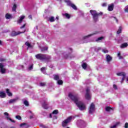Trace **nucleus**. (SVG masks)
<instances>
[{"mask_svg": "<svg viewBox=\"0 0 128 128\" xmlns=\"http://www.w3.org/2000/svg\"><path fill=\"white\" fill-rule=\"evenodd\" d=\"M85 98L86 100H90V98H92V94H90V88H87L86 89V94H85Z\"/></svg>", "mask_w": 128, "mask_h": 128, "instance_id": "423d86ee", "label": "nucleus"}, {"mask_svg": "<svg viewBox=\"0 0 128 128\" xmlns=\"http://www.w3.org/2000/svg\"><path fill=\"white\" fill-rule=\"evenodd\" d=\"M98 34V32H96L95 33L92 34L88 36H84L82 40H84V42H82L81 43L84 44V42H90V41H86V40H88V38H90V36H94V34Z\"/></svg>", "mask_w": 128, "mask_h": 128, "instance_id": "9d476101", "label": "nucleus"}, {"mask_svg": "<svg viewBox=\"0 0 128 128\" xmlns=\"http://www.w3.org/2000/svg\"><path fill=\"white\" fill-rule=\"evenodd\" d=\"M60 78L58 75H54V80H58Z\"/></svg>", "mask_w": 128, "mask_h": 128, "instance_id": "c9c22d12", "label": "nucleus"}, {"mask_svg": "<svg viewBox=\"0 0 128 128\" xmlns=\"http://www.w3.org/2000/svg\"><path fill=\"white\" fill-rule=\"evenodd\" d=\"M16 118H17V120H22V117L20 116H16Z\"/></svg>", "mask_w": 128, "mask_h": 128, "instance_id": "37998d69", "label": "nucleus"}, {"mask_svg": "<svg viewBox=\"0 0 128 128\" xmlns=\"http://www.w3.org/2000/svg\"><path fill=\"white\" fill-rule=\"evenodd\" d=\"M128 46V43L125 42V43L122 44L121 46H120V48H126V46Z\"/></svg>", "mask_w": 128, "mask_h": 128, "instance_id": "412c9836", "label": "nucleus"}, {"mask_svg": "<svg viewBox=\"0 0 128 128\" xmlns=\"http://www.w3.org/2000/svg\"><path fill=\"white\" fill-rule=\"evenodd\" d=\"M16 4H14L12 8V10L13 12H16Z\"/></svg>", "mask_w": 128, "mask_h": 128, "instance_id": "7c9ffc66", "label": "nucleus"}, {"mask_svg": "<svg viewBox=\"0 0 128 128\" xmlns=\"http://www.w3.org/2000/svg\"><path fill=\"white\" fill-rule=\"evenodd\" d=\"M26 32V30H24L23 32H16V31H13L11 32V36H18V34H24Z\"/></svg>", "mask_w": 128, "mask_h": 128, "instance_id": "f8f14e48", "label": "nucleus"}, {"mask_svg": "<svg viewBox=\"0 0 128 128\" xmlns=\"http://www.w3.org/2000/svg\"><path fill=\"white\" fill-rule=\"evenodd\" d=\"M63 16H66V18H68V20H70V14L68 13H65L63 14Z\"/></svg>", "mask_w": 128, "mask_h": 128, "instance_id": "4be33fe9", "label": "nucleus"}, {"mask_svg": "<svg viewBox=\"0 0 128 128\" xmlns=\"http://www.w3.org/2000/svg\"><path fill=\"white\" fill-rule=\"evenodd\" d=\"M72 120H74V116H69L68 118H67L66 120L62 122V126H68V123L70 122H72Z\"/></svg>", "mask_w": 128, "mask_h": 128, "instance_id": "39448f33", "label": "nucleus"}, {"mask_svg": "<svg viewBox=\"0 0 128 128\" xmlns=\"http://www.w3.org/2000/svg\"><path fill=\"white\" fill-rule=\"evenodd\" d=\"M42 52H46V50H48V47H42L41 48Z\"/></svg>", "mask_w": 128, "mask_h": 128, "instance_id": "473e14b6", "label": "nucleus"}, {"mask_svg": "<svg viewBox=\"0 0 128 128\" xmlns=\"http://www.w3.org/2000/svg\"><path fill=\"white\" fill-rule=\"evenodd\" d=\"M82 68L84 69V70H86V68H87V65H86V63H83L82 64Z\"/></svg>", "mask_w": 128, "mask_h": 128, "instance_id": "c85d7f7f", "label": "nucleus"}, {"mask_svg": "<svg viewBox=\"0 0 128 128\" xmlns=\"http://www.w3.org/2000/svg\"><path fill=\"white\" fill-rule=\"evenodd\" d=\"M88 6H90V4H88Z\"/></svg>", "mask_w": 128, "mask_h": 128, "instance_id": "e2e57ef3", "label": "nucleus"}, {"mask_svg": "<svg viewBox=\"0 0 128 128\" xmlns=\"http://www.w3.org/2000/svg\"><path fill=\"white\" fill-rule=\"evenodd\" d=\"M28 18H30V20H32V15H30L28 16Z\"/></svg>", "mask_w": 128, "mask_h": 128, "instance_id": "5fc2aeb1", "label": "nucleus"}, {"mask_svg": "<svg viewBox=\"0 0 128 128\" xmlns=\"http://www.w3.org/2000/svg\"><path fill=\"white\" fill-rule=\"evenodd\" d=\"M0 72L2 74H4V72H6V69L4 68V65L2 63H0Z\"/></svg>", "mask_w": 128, "mask_h": 128, "instance_id": "4468645a", "label": "nucleus"}, {"mask_svg": "<svg viewBox=\"0 0 128 128\" xmlns=\"http://www.w3.org/2000/svg\"><path fill=\"white\" fill-rule=\"evenodd\" d=\"M112 18H113L115 19L116 22H117V24L118 22V20L116 19V17H112Z\"/></svg>", "mask_w": 128, "mask_h": 128, "instance_id": "8fccbe9b", "label": "nucleus"}, {"mask_svg": "<svg viewBox=\"0 0 128 128\" xmlns=\"http://www.w3.org/2000/svg\"><path fill=\"white\" fill-rule=\"evenodd\" d=\"M122 32V26H120L118 30L117 31V34H120Z\"/></svg>", "mask_w": 128, "mask_h": 128, "instance_id": "2f4dec72", "label": "nucleus"}, {"mask_svg": "<svg viewBox=\"0 0 128 128\" xmlns=\"http://www.w3.org/2000/svg\"><path fill=\"white\" fill-rule=\"evenodd\" d=\"M20 128H26V124L22 123V124H20Z\"/></svg>", "mask_w": 128, "mask_h": 128, "instance_id": "cd10ccee", "label": "nucleus"}, {"mask_svg": "<svg viewBox=\"0 0 128 128\" xmlns=\"http://www.w3.org/2000/svg\"><path fill=\"white\" fill-rule=\"evenodd\" d=\"M16 100H18V98H14V99H11L10 100H9L8 101V104H14V102H16Z\"/></svg>", "mask_w": 128, "mask_h": 128, "instance_id": "aec40b11", "label": "nucleus"}, {"mask_svg": "<svg viewBox=\"0 0 128 128\" xmlns=\"http://www.w3.org/2000/svg\"><path fill=\"white\" fill-rule=\"evenodd\" d=\"M40 70L43 72V74H46V68L42 67L41 68Z\"/></svg>", "mask_w": 128, "mask_h": 128, "instance_id": "72a5a7b5", "label": "nucleus"}, {"mask_svg": "<svg viewBox=\"0 0 128 128\" xmlns=\"http://www.w3.org/2000/svg\"><path fill=\"white\" fill-rule=\"evenodd\" d=\"M79 122H82V124H84V120H80Z\"/></svg>", "mask_w": 128, "mask_h": 128, "instance_id": "6e6d98bb", "label": "nucleus"}, {"mask_svg": "<svg viewBox=\"0 0 128 128\" xmlns=\"http://www.w3.org/2000/svg\"><path fill=\"white\" fill-rule=\"evenodd\" d=\"M52 114H58V110H54Z\"/></svg>", "mask_w": 128, "mask_h": 128, "instance_id": "79ce46f5", "label": "nucleus"}, {"mask_svg": "<svg viewBox=\"0 0 128 128\" xmlns=\"http://www.w3.org/2000/svg\"><path fill=\"white\" fill-rule=\"evenodd\" d=\"M18 70H22L24 68V66L20 65L18 68Z\"/></svg>", "mask_w": 128, "mask_h": 128, "instance_id": "ea45409f", "label": "nucleus"}, {"mask_svg": "<svg viewBox=\"0 0 128 128\" xmlns=\"http://www.w3.org/2000/svg\"><path fill=\"white\" fill-rule=\"evenodd\" d=\"M58 2H64L66 4H67V6H71L74 10H76L77 8L76 6L74 5V4H72V2L70 0H58Z\"/></svg>", "mask_w": 128, "mask_h": 128, "instance_id": "20e7f679", "label": "nucleus"}, {"mask_svg": "<svg viewBox=\"0 0 128 128\" xmlns=\"http://www.w3.org/2000/svg\"><path fill=\"white\" fill-rule=\"evenodd\" d=\"M97 50H102V48H100V47H98V48H97Z\"/></svg>", "mask_w": 128, "mask_h": 128, "instance_id": "4d7b16f0", "label": "nucleus"}, {"mask_svg": "<svg viewBox=\"0 0 128 128\" xmlns=\"http://www.w3.org/2000/svg\"><path fill=\"white\" fill-rule=\"evenodd\" d=\"M102 6L104 7V6H108V4L106 3H103L102 4Z\"/></svg>", "mask_w": 128, "mask_h": 128, "instance_id": "de8ad7c7", "label": "nucleus"}, {"mask_svg": "<svg viewBox=\"0 0 128 128\" xmlns=\"http://www.w3.org/2000/svg\"><path fill=\"white\" fill-rule=\"evenodd\" d=\"M118 57L119 60H122V56H120V52H119L118 54Z\"/></svg>", "mask_w": 128, "mask_h": 128, "instance_id": "58836bf2", "label": "nucleus"}, {"mask_svg": "<svg viewBox=\"0 0 128 128\" xmlns=\"http://www.w3.org/2000/svg\"><path fill=\"white\" fill-rule=\"evenodd\" d=\"M49 20H50V22H54V20H55L54 17V16L50 17Z\"/></svg>", "mask_w": 128, "mask_h": 128, "instance_id": "393cba45", "label": "nucleus"}, {"mask_svg": "<svg viewBox=\"0 0 128 128\" xmlns=\"http://www.w3.org/2000/svg\"><path fill=\"white\" fill-rule=\"evenodd\" d=\"M57 82L58 84H64V82L62 80H58Z\"/></svg>", "mask_w": 128, "mask_h": 128, "instance_id": "a19ab883", "label": "nucleus"}, {"mask_svg": "<svg viewBox=\"0 0 128 128\" xmlns=\"http://www.w3.org/2000/svg\"><path fill=\"white\" fill-rule=\"evenodd\" d=\"M102 52H104V54H108V50L106 49V48H104L102 49Z\"/></svg>", "mask_w": 128, "mask_h": 128, "instance_id": "bb28decb", "label": "nucleus"}, {"mask_svg": "<svg viewBox=\"0 0 128 128\" xmlns=\"http://www.w3.org/2000/svg\"><path fill=\"white\" fill-rule=\"evenodd\" d=\"M50 118H54V120H56V118H58L56 115V114H54V113L50 114Z\"/></svg>", "mask_w": 128, "mask_h": 128, "instance_id": "a211bd4d", "label": "nucleus"}, {"mask_svg": "<svg viewBox=\"0 0 128 128\" xmlns=\"http://www.w3.org/2000/svg\"><path fill=\"white\" fill-rule=\"evenodd\" d=\"M90 12L93 16L94 20L95 22H98V16L102 14V12H100L99 14H97L96 11L92 10H90Z\"/></svg>", "mask_w": 128, "mask_h": 128, "instance_id": "7ed1b4c3", "label": "nucleus"}, {"mask_svg": "<svg viewBox=\"0 0 128 128\" xmlns=\"http://www.w3.org/2000/svg\"><path fill=\"white\" fill-rule=\"evenodd\" d=\"M94 112H96V108L94 106V103H92L90 105V106L88 108V112H89V114H94Z\"/></svg>", "mask_w": 128, "mask_h": 128, "instance_id": "0eeeda50", "label": "nucleus"}, {"mask_svg": "<svg viewBox=\"0 0 128 128\" xmlns=\"http://www.w3.org/2000/svg\"><path fill=\"white\" fill-rule=\"evenodd\" d=\"M24 26H26V24H24V25L23 26H22L20 28H24Z\"/></svg>", "mask_w": 128, "mask_h": 128, "instance_id": "603ef678", "label": "nucleus"}, {"mask_svg": "<svg viewBox=\"0 0 128 128\" xmlns=\"http://www.w3.org/2000/svg\"><path fill=\"white\" fill-rule=\"evenodd\" d=\"M124 10L125 12H128V6H126Z\"/></svg>", "mask_w": 128, "mask_h": 128, "instance_id": "a18cd8bd", "label": "nucleus"}, {"mask_svg": "<svg viewBox=\"0 0 128 128\" xmlns=\"http://www.w3.org/2000/svg\"><path fill=\"white\" fill-rule=\"evenodd\" d=\"M56 18L57 20H58V16H56Z\"/></svg>", "mask_w": 128, "mask_h": 128, "instance_id": "052dcab7", "label": "nucleus"}, {"mask_svg": "<svg viewBox=\"0 0 128 128\" xmlns=\"http://www.w3.org/2000/svg\"><path fill=\"white\" fill-rule=\"evenodd\" d=\"M112 110V108L110 106H108L106 108V112H110V110Z\"/></svg>", "mask_w": 128, "mask_h": 128, "instance_id": "f704fd0d", "label": "nucleus"}, {"mask_svg": "<svg viewBox=\"0 0 128 128\" xmlns=\"http://www.w3.org/2000/svg\"><path fill=\"white\" fill-rule=\"evenodd\" d=\"M0 98H6V93H4V92H0Z\"/></svg>", "mask_w": 128, "mask_h": 128, "instance_id": "6ab92c4d", "label": "nucleus"}, {"mask_svg": "<svg viewBox=\"0 0 128 128\" xmlns=\"http://www.w3.org/2000/svg\"><path fill=\"white\" fill-rule=\"evenodd\" d=\"M24 16H21L20 18V19L17 21V22H18V24H21V22H22V20L24 19Z\"/></svg>", "mask_w": 128, "mask_h": 128, "instance_id": "dca6fc26", "label": "nucleus"}, {"mask_svg": "<svg viewBox=\"0 0 128 128\" xmlns=\"http://www.w3.org/2000/svg\"><path fill=\"white\" fill-rule=\"evenodd\" d=\"M67 128H70L68 127Z\"/></svg>", "mask_w": 128, "mask_h": 128, "instance_id": "338daca9", "label": "nucleus"}, {"mask_svg": "<svg viewBox=\"0 0 128 128\" xmlns=\"http://www.w3.org/2000/svg\"><path fill=\"white\" fill-rule=\"evenodd\" d=\"M124 128H128V123L126 122L124 125Z\"/></svg>", "mask_w": 128, "mask_h": 128, "instance_id": "09e8293b", "label": "nucleus"}, {"mask_svg": "<svg viewBox=\"0 0 128 128\" xmlns=\"http://www.w3.org/2000/svg\"><path fill=\"white\" fill-rule=\"evenodd\" d=\"M6 20H10V18H12V15L7 13L6 14Z\"/></svg>", "mask_w": 128, "mask_h": 128, "instance_id": "5701e85b", "label": "nucleus"}, {"mask_svg": "<svg viewBox=\"0 0 128 128\" xmlns=\"http://www.w3.org/2000/svg\"><path fill=\"white\" fill-rule=\"evenodd\" d=\"M2 44V41L0 40V45L1 46Z\"/></svg>", "mask_w": 128, "mask_h": 128, "instance_id": "bf43d9fd", "label": "nucleus"}, {"mask_svg": "<svg viewBox=\"0 0 128 128\" xmlns=\"http://www.w3.org/2000/svg\"><path fill=\"white\" fill-rule=\"evenodd\" d=\"M36 28H38V26H36Z\"/></svg>", "mask_w": 128, "mask_h": 128, "instance_id": "69168bd1", "label": "nucleus"}, {"mask_svg": "<svg viewBox=\"0 0 128 128\" xmlns=\"http://www.w3.org/2000/svg\"><path fill=\"white\" fill-rule=\"evenodd\" d=\"M25 44H26V46H28V48H32V45H30V44H29L28 42H26Z\"/></svg>", "mask_w": 128, "mask_h": 128, "instance_id": "e433bc0d", "label": "nucleus"}, {"mask_svg": "<svg viewBox=\"0 0 128 128\" xmlns=\"http://www.w3.org/2000/svg\"><path fill=\"white\" fill-rule=\"evenodd\" d=\"M120 124V122H116L115 124L110 126V128H116L118 124Z\"/></svg>", "mask_w": 128, "mask_h": 128, "instance_id": "c756f323", "label": "nucleus"}, {"mask_svg": "<svg viewBox=\"0 0 128 128\" xmlns=\"http://www.w3.org/2000/svg\"><path fill=\"white\" fill-rule=\"evenodd\" d=\"M108 10L109 12H112V10H114V4H111L108 6Z\"/></svg>", "mask_w": 128, "mask_h": 128, "instance_id": "f3484780", "label": "nucleus"}, {"mask_svg": "<svg viewBox=\"0 0 128 128\" xmlns=\"http://www.w3.org/2000/svg\"><path fill=\"white\" fill-rule=\"evenodd\" d=\"M68 54H66V52L64 53L63 54L65 58H72L70 57V54L72 52V48H69L68 49Z\"/></svg>", "mask_w": 128, "mask_h": 128, "instance_id": "6e6552de", "label": "nucleus"}, {"mask_svg": "<svg viewBox=\"0 0 128 128\" xmlns=\"http://www.w3.org/2000/svg\"><path fill=\"white\" fill-rule=\"evenodd\" d=\"M34 68V64H30L28 68V70H32Z\"/></svg>", "mask_w": 128, "mask_h": 128, "instance_id": "a878e982", "label": "nucleus"}, {"mask_svg": "<svg viewBox=\"0 0 128 128\" xmlns=\"http://www.w3.org/2000/svg\"><path fill=\"white\" fill-rule=\"evenodd\" d=\"M104 38V37H100L98 38V39L96 40V42H98V40H102Z\"/></svg>", "mask_w": 128, "mask_h": 128, "instance_id": "49530a36", "label": "nucleus"}, {"mask_svg": "<svg viewBox=\"0 0 128 128\" xmlns=\"http://www.w3.org/2000/svg\"><path fill=\"white\" fill-rule=\"evenodd\" d=\"M112 58L110 56L106 54V60L108 64H110V62H112Z\"/></svg>", "mask_w": 128, "mask_h": 128, "instance_id": "ddd939ff", "label": "nucleus"}, {"mask_svg": "<svg viewBox=\"0 0 128 128\" xmlns=\"http://www.w3.org/2000/svg\"><path fill=\"white\" fill-rule=\"evenodd\" d=\"M40 86H46V83H44V82H40Z\"/></svg>", "mask_w": 128, "mask_h": 128, "instance_id": "c03bdc74", "label": "nucleus"}, {"mask_svg": "<svg viewBox=\"0 0 128 128\" xmlns=\"http://www.w3.org/2000/svg\"><path fill=\"white\" fill-rule=\"evenodd\" d=\"M6 92L8 96H12V94L10 92V89H6Z\"/></svg>", "mask_w": 128, "mask_h": 128, "instance_id": "b1692460", "label": "nucleus"}, {"mask_svg": "<svg viewBox=\"0 0 128 128\" xmlns=\"http://www.w3.org/2000/svg\"><path fill=\"white\" fill-rule=\"evenodd\" d=\"M40 126H41V128H46V126L44 124H41L40 125Z\"/></svg>", "mask_w": 128, "mask_h": 128, "instance_id": "3c124183", "label": "nucleus"}, {"mask_svg": "<svg viewBox=\"0 0 128 128\" xmlns=\"http://www.w3.org/2000/svg\"><path fill=\"white\" fill-rule=\"evenodd\" d=\"M24 104L26 105V106H28L30 104H28V100H24Z\"/></svg>", "mask_w": 128, "mask_h": 128, "instance_id": "4c0bfd02", "label": "nucleus"}, {"mask_svg": "<svg viewBox=\"0 0 128 128\" xmlns=\"http://www.w3.org/2000/svg\"><path fill=\"white\" fill-rule=\"evenodd\" d=\"M35 56L37 60H40L42 62H50V59L52 58L50 56L42 54H36Z\"/></svg>", "mask_w": 128, "mask_h": 128, "instance_id": "f03ea898", "label": "nucleus"}, {"mask_svg": "<svg viewBox=\"0 0 128 128\" xmlns=\"http://www.w3.org/2000/svg\"><path fill=\"white\" fill-rule=\"evenodd\" d=\"M42 106L44 108H45V110H46L48 108V99L46 98L44 100H43L42 102Z\"/></svg>", "mask_w": 128, "mask_h": 128, "instance_id": "1a4fd4ad", "label": "nucleus"}, {"mask_svg": "<svg viewBox=\"0 0 128 128\" xmlns=\"http://www.w3.org/2000/svg\"><path fill=\"white\" fill-rule=\"evenodd\" d=\"M68 97L76 103L80 110H86V104L82 102L80 100L78 95H74L72 93H69Z\"/></svg>", "mask_w": 128, "mask_h": 128, "instance_id": "f257e3e1", "label": "nucleus"}, {"mask_svg": "<svg viewBox=\"0 0 128 128\" xmlns=\"http://www.w3.org/2000/svg\"><path fill=\"white\" fill-rule=\"evenodd\" d=\"M0 62H4V60H2V59H0Z\"/></svg>", "mask_w": 128, "mask_h": 128, "instance_id": "13d9d810", "label": "nucleus"}, {"mask_svg": "<svg viewBox=\"0 0 128 128\" xmlns=\"http://www.w3.org/2000/svg\"><path fill=\"white\" fill-rule=\"evenodd\" d=\"M30 112H32V111H30Z\"/></svg>", "mask_w": 128, "mask_h": 128, "instance_id": "0e129e2a", "label": "nucleus"}, {"mask_svg": "<svg viewBox=\"0 0 128 128\" xmlns=\"http://www.w3.org/2000/svg\"><path fill=\"white\" fill-rule=\"evenodd\" d=\"M30 118H32V116H30Z\"/></svg>", "mask_w": 128, "mask_h": 128, "instance_id": "680f3d73", "label": "nucleus"}, {"mask_svg": "<svg viewBox=\"0 0 128 128\" xmlns=\"http://www.w3.org/2000/svg\"><path fill=\"white\" fill-rule=\"evenodd\" d=\"M113 87H114V88H115V90H116L117 87H116V84H114V85H113Z\"/></svg>", "mask_w": 128, "mask_h": 128, "instance_id": "864d4df0", "label": "nucleus"}, {"mask_svg": "<svg viewBox=\"0 0 128 128\" xmlns=\"http://www.w3.org/2000/svg\"><path fill=\"white\" fill-rule=\"evenodd\" d=\"M4 116H6V118H7V120H9L12 122H16V121H14V120H12V118H8V116H9L8 113L5 112L4 113Z\"/></svg>", "mask_w": 128, "mask_h": 128, "instance_id": "2eb2a0df", "label": "nucleus"}, {"mask_svg": "<svg viewBox=\"0 0 128 128\" xmlns=\"http://www.w3.org/2000/svg\"><path fill=\"white\" fill-rule=\"evenodd\" d=\"M116 75L120 76H122L121 82H122L124 80V78H126V73L124 72H118L116 74Z\"/></svg>", "mask_w": 128, "mask_h": 128, "instance_id": "9b49d317", "label": "nucleus"}]
</instances>
